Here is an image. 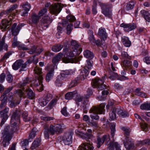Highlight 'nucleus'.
I'll return each mask as SVG.
<instances>
[{"instance_id":"1","label":"nucleus","mask_w":150,"mask_h":150,"mask_svg":"<svg viewBox=\"0 0 150 150\" xmlns=\"http://www.w3.org/2000/svg\"><path fill=\"white\" fill-rule=\"evenodd\" d=\"M20 115L19 112L15 110L13 113L11 120V126H7L2 132L3 138V144L4 147L8 145L9 142L13 137L14 133L17 131L18 127L16 122L19 121Z\"/></svg>"},{"instance_id":"2","label":"nucleus","mask_w":150,"mask_h":150,"mask_svg":"<svg viewBox=\"0 0 150 150\" xmlns=\"http://www.w3.org/2000/svg\"><path fill=\"white\" fill-rule=\"evenodd\" d=\"M71 49L65 48L63 50V54H64V62L67 63H74L75 61L76 56L79 54L82 50L78 42L76 40H72L71 41Z\"/></svg>"},{"instance_id":"3","label":"nucleus","mask_w":150,"mask_h":150,"mask_svg":"<svg viewBox=\"0 0 150 150\" xmlns=\"http://www.w3.org/2000/svg\"><path fill=\"white\" fill-rule=\"evenodd\" d=\"M106 105V103H103L100 104L98 107L94 106L89 111L90 113H93L90 115L91 119L96 120H98L99 116L97 114H104V108Z\"/></svg>"},{"instance_id":"4","label":"nucleus","mask_w":150,"mask_h":150,"mask_svg":"<svg viewBox=\"0 0 150 150\" xmlns=\"http://www.w3.org/2000/svg\"><path fill=\"white\" fill-rule=\"evenodd\" d=\"M104 78L103 79L96 78L93 80V84L92 85L93 87L96 88L98 90H102L105 89L102 92V95L104 96L108 95L109 93L108 89L107 86L104 84Z\"/></svg>"},{"instance_id":"5","label":"nucleus","mask_w":150,"mask_h":150,"mask_svg":"<svg viewBox=\"0 0 150 150\" xmlns=\"http://www.w3.org/2000/svg\"><path fill=\"white\" fill-rule=\"evenodd\" d=\"M15 95L21 98L22 97L25 98L26 96L28 98L32 99L35 97L34 93L33 91L28 88L26 89L25 91H23L21 89H18L15 91Z\"/></svg>"},{"instance_id":"6","label":"nucleus","mask_w":150,"mask_h":150,"mask_svg":"<svg viewBox=\"0 0 150 150\" xmlns=\"http://www.w3.org/2000/svg\"><path fill=\"white\" fill-rule=\"evenodd\" d=\"M99 3L102 9V13L105 16L111 18L112 16V11L109 8L111 7V5L100 2Z\"/></svg>"},{"instance_id":"7","label":"nucleus","mask_w":150,"mask_h":150,"mask_svg":"<svg viewBox=\"0 0 150 150\" xmlns=\"http://www.w3.org/2000/svg\"><path fill=\"white\" fill-rule=\"evenodd\" d=\"M43 77L42 76H35V79L33 80V85L37 87V90L39 91L43 90V86L42 84Z\"/></svg>"},{"instance_id":"8","label":"nucleus","mask_w":150,"mask_h":150,"mask_svg":"<svg viewBox=\"0 0 150 150\" xmlns=\"http://www.w3.org/2000/svg\"><path fill=\"white\" fill-rule=\"evenodd\" d=\"M66 129L65 126L63 123L58 124L54 126L52 125H50V131L52 135L55 132L62 133L63 131Z\"/></svg>"},{"instance_id":"9","label":"nucleus","mask_w":150,"mask_h":150,"mask_svg":"<svg viewBox=\"0 0 150 150\" xmlns=\"http://www.w3.org/2000/svg\"><path fill=\"white\" fill-rule=\"evenodd\" d=\"M87 132L89 133H86L84 134L79 132L78 130H76L75 131V133L77 135L80 136L82 138L86 139V141L88 142L89 141H88V140L89 139L92 138L93 137V136L91 134L92 130L91 129H88Z\"/></svg>"},{"instance_id":"10","label":"nucleus","mask_w":150,"mask_h":150,"mask_svg":"<svg viewBox=\"0 0 150 150\" xmlns=\"http://www.w3.org/2000/svg\"><path fill=\"white\" fill-rule=\"evenodd\" d=\"M73 135V133L71 132L64 134L62 137V141L65 145H69L72 143Z\"/></svg>"},{"instance_id":"11","label":"nucleus","mask_w":150,"mask_h":150,"mask_svg":"<svg viewBox=\"0 0 150 150\" xmlns=\"http://www.w3.org/2000/svg\"><path fill=\"white\" fill-rule=\"evenodd\" d=\"M110 140V138L108 134L105 135L101 138L98 137L97 141V147L99 148L106 141V144H108Z\"/></svg>"},{"instance_id":"12","label":"nucleus","mask_w":150,"mask_h":150,"mask_svg":"<svg viewBox=\"0 0 150 150\" xmlns=\"http://www.w3.org/2000/svg\"><path fill=\"white\" fill-rule=\"evenodd\" d=\"M62 6L60 4L58 3L51 5L50 7V12L53 14L57 15L62 10Z\"/></svg>"},{"instance_id":"13","label":"nucleus","mask_w":150,"mask_h":150,"mask_svg":"<svg viewBox=\"0 0 150 150\" xmlns=\"http://www.w3.org/2000/svg\"><path fill=\"white\" fill-rule=\"evenodd\" d=\"M24 25L23 23L19 24L17 26L16 23H14L12 25L11 29L12 34L14 36H17L19 33L21 29Z\"/></svg>"},{"instance_id":"14","label":"nucleus","mask_w":150,"mask_h":150,"mask_svg":"<svg viewBox=\"0 0 150 150\" xmlns=\"http://www.w3.org/2000/svg\"><path fill=\"white\" fill-rule=\"evenodd\" d=\"M17 8V5L15 4L11 6L6 11V13H7V15L10 20H13L14 18L15 14L14 13L13 11Z\"/></svg>"},{"instance_id":"15","label":"nucleus","mask_w":150,"mask_h":150,"mask_svg":"<svg viewBox=\"0 0 150 150\" xmlns=\"http://www.w3.org/2000/svg\"><path fill=\"white\" fill-rule=\"evenodd\" d=\"M9 111L8 108L6 107L3 110L0 111V118H2V120L0 124V126L2 127L7 119L8 116L7 113Z\"/></svg>"},{"instance_id":"16","label":"nucleus","mask_w":150,"mask_h":150,"mask_svg":"<svg viewBox=\"0 0 150 150\" xmlns=\"http://www.w3.org/2000/svg\"><path fill=\"white\" fill-rule=\"evenodd\" d=\"M52 19L48 15H45L43 16L41 20V25L46 29L48 27L49 24L51 23Z\"/></svg>"},{"instance_id":"17","label":"nucleus","mask_w":150,"mask_h":150,"mask_svg":"<svg viewBox=\"0 0 150 150\" xmlns=\"http://www.w3.org/2000/svg\"><path fill=\"white\" fill-rule=\"evenodd\" d=\"M12 21L10 20V19L9 21L6 19L2 20L0 24V29L2 30V31L7 30L9 28V25L12 24Z\"/></svg>"},{"instance_id":"18","label":"nucleus","mask_w":150,"mask_h":150,"mask_svg":"<svg viewBox=\"0 0 150 150\" xmlns=\"http://www.w3.org/2000/svg\"><path fill=\"white\" fill-rule=\"evenodd\" d=\"M120 26L124 28L125 30L127 32L131 31L137 27L136 25L133 23L129 24L122 23L120 24Z\"/></svg>"},{"instance_id":"19","label":"nucleus","mask_w":150,"mask_h":150,"mask_svg":"<svg viewBox=\"0 0 150 150\" xmlns=\"http://www.w3.org/2000/svg\"><path fill=\"white\" fill-rule=\"evenodd\" d=\"M94 147L89 143H84L79 146L77 150H93Z\"/></svg>"},{"instance_id":"20","label":"nucleus","mask_w":150,"mask_h":150,"mask_svg":"<svg viewBox=\"0 0 150 150\" xmlns=\"http://www.w3.org/2000/svg\"><path fill=\"white\" fill-rule=\"evenodd\" d=\"M123 144L125 148L128 150H129L134 146L132 139L129 137H126V140L124 141Z\"/></svg>"},{"instance_id":"21","label":"nucleus","mask_w":150,"mask_h":150,"mask_svg":"<svg viewBox=\"0 0 150 150\" xmlns=\"http://www.w3.org/2000/svg\"><path fill=\"white\" fill-rule=\"evenodd\" d=\"M98 35L103 40H105L108 37V35L104 28L101 27L99 28Z\"/></svg>"},{"instance_id":"22","label":"nucleus","mask_w":150,"mask_h":150,"mask_svg":"<svg viewBox=\"0 0 150 150\" xmlns=\"http://www.w3.org/2000/svg\"><path fill=\"white\" fill-rule=\"evenodd\" d=\"M121 65L125 70L130 69L132 66V62L127 60H124L122 61Z\"/></svg>"},{"instance_id":"23","label":"nucleus","mask_w":150,"mask_h":150,"mask_svg":"<svg viewBox=\"0 0 150 150\" xmlns=\"http://www.w3.org/2000/svg\"><path fill=\"white\" fill-rule=\"evenodd\" d=\"M117 112L120 117H126L129 116L128 112L125 110L120 108H116Z\"/></svg>"},{"instance_id":"24","label":"nucleus","mask_w":150,"mask_h":150,"mask_svg":"<svg viewBox=\"0 0 150 150\" xmlns=\"http://www.w3.org/2000/svg\"><path fill=\"white\" fill-rule=\"evenodd\" d=\"M24 61L21 59L17 60L12 65L13 69L15 70H18L21 67Z\"/></svg>"},{"instance_id":"25","label":"nucleus","mask_w":150,"mask_h":150,"mask_svg":"<svg viewBox=\"0 0 150 150\" xmlns=\"http://www.w3.org/2000/svg\"><path fill=\"white\" fill-rule=\"evenodd\" d=\"M5 37H3L2 39L0 41V52L2 51L3 49L6 51L8 50V46L5 43Z\"/></svg>"},{"instance_id":"26","label":"nucleus","mask_w":150,"mask_h":150,"mask_svg":"<svg viewBox=\"0 0 150 150\" xmlns=\"http://www.w3.org/2000/svg\"><path fill=\"white\" fill-rule=\"evenodd\" d=\"M45 130L44 132V134L45 138L46 139H48L49 138L50 134L53 135L50 131V126L49 128L48 127L47 125H46L44 127Z\"/></svg>"},{"instance_id":"27","label":"nucleus","mask_w":150,"mask_h":150,"mask_svg":"<svg viewBox=\"0 0 150 150\" xmlns=\"http://www.w3.org/2000/svg\"><path fill=\"white\" fill-rule=\"evenodd\" d=\"M63 55H64V54H63V52H62V53H58L57 56L54 57L52 60V62L53 64H56L58 62L60 61ZM64 58L63 59V60ZM63 61L64 62L67 63V62H64V60H63Z\"/></svg>"},{"instance_id":"28","label":"nucleus","mask_w":150,"mask_h":150,"mask_svg":"<svg viewBox=\"0 0 150 150\" xmlns=\"http://www.w3.org/2000/svg\"><path fill=\"white\" fill-rule=\"evenodd\" d=\"M121 41L123 45L125 47H129L131 44V41L129 40L128 38L123 37L122 38Z\"/></svg>"},{"instance_id":"29","label":"nucleus","mask_w":150,"mask_h":150,"mask_svg":"<svg viewBox=\"0 0 150 150\" xmlns=\"http://www.w3.org/2000/svg\"><path fill=\"white\" fill-rule=\"evenodd\" d=\"M140 12L142 16L144 17L145 20L149 22H150V13L144 10H141Z\"/></svg>"},{"instance_id":"30","label":"nucleus","mask_w":150,"mask_h":150,"mask_svg":"<svg viewBox=\"0 0 150 150\" xmlns=\"http://www.w3.org/2000/svg\"><path fill=\"white\" fill-rule=\"evenodd\" d=\"M40 142L41 139L40 138L36 139L30 147L31 149L33 150L38 147L40 145Z\"/></svg>"},{"instance_id":"31","label":"nucleus","mask_w":150,"mask_h":150,"mask_svg":"<svg viewBox=\"0 0 150 150\" xmlns=\"http://www.w3.org/2000/svg\"><path fill=\"white\" fill-rule=\"evenodd\" d=\"M73 74V71L71 69L62 71L60 73L61 76L62 77H66L67 76L71 75Z\"/></svg>"},{"instance_id":"32","label":"nucleus","mask_w":150,"mask_h":150,"mask_svg":"<svg viewBox=\"0 0 150 150\" xmlns=\"http://www.w3.org/2000/svg\"><path fill=\"white\" fill-rule=\"evenodd\" d=\"M135 94L138 96L145 98L147 96L146 93L141 91V88H138L135 89Z\"/></svg>"},{"instance_id":"33","label":"nucleus","mask_w":150,"mask_h":150,"mask_svg":"<svg viewBox=\"0 0 150 150\" xmlns=\"http://www.w3.org/2000/svg\"><path fill=\"white\" fill-rule=\"evenodd\" d=\"M89 72L87 69L84 68L81 72L80 74V79L84 80L88 75Z\"/></svg>"},{"instance_id":"34","label":"nucleus","mask_w":150,"mask_h":150,"mask_svg":"<svg viewBox=\"0 0 150 150\" xmlns=\"http://www.w3.org/2000/svg\"><path fill=\"white\" fill-rule=\"evenodd\" d=\"M40 17L38 14L37 15L36 14L33 13L31 16L32 22L34 24H36L39 21Z\"/></svg>"},{"instance_id":"35","label":"nucleus","mask_w":150,"mask_h":150,"mask_svg":"<svg viewBox=\"0 0 150 150\" xmlns=\"http://www.w3.org/2000/svg\"><path fill=\"white\" fill-rule=\"evenodd\" d=\"M63 46L59 44L53 46L52 48V50L54 52H57L59 51L62 48Z\"/></svg>"},{"instance_id":"36","label":"nucleus","mask_w":150,"mask_h":150,"mask_svg":"<svg viewBox=\"0 0 150 150\" xmlns=\"http://www.w3.org/2000/svg\"><path fill=\"white\" fill-rule=\"evenodd\" d=\"M12 87H10L6 89L1 96L0 99L2 100H6L7 98V96L6 95V94L9 93L12 90Z\"/></svg>"},{"instance_id":"37","label":"nucleus","mask_w":150,"mask_h":150,"mask_svg":"<svg viewBox=\"0 0 150 150\" xmlns=\"http://www.w3.org/2000/svg\"><path fill=\"white\" fill-rule=\"evenodd\" d=\"M83 54L85 57L90 58V59H92L93 57V53L88 50H86L84 52Z\"/></svg>"},{"instance_id":"38","label":"nucleus","mask_w":150,"mask_h":150,"mask_svg":"<svg viewBox=\"0 0 150 150\" xmlns=\"http://www.w3.org/2000/svg\"><path fill=\"white\" fill-rule=\"evenodd\" d=\"M136 3L135 1H131L129 2L127 4L126 7V9L127 10L129 11L132 9Z\"/></svg>"},{"instance_id":"39","label":"nucleus","mask_w":150,"mask_h":150,"mask_svg":"<svg viewBox=\"0 0 150 150\" xmlns=\"http://www.w3.org/2000/svg\"><path fill=\"white\" fill-rule=\"evenodd\" d=\"M63 79L61 76H58L56 80L55 83L57 86L61 87L63 83Z\"/></svg>"},{"instance_id":"40","label":"nucleus","mask_w":150,"mask_h":150,"mask_svg":"<svg viewBox=\"0 0 150 150\" xmlns=\"http://www.w3.org/2000/svg\"><path fill=\"white\" fill-rule=\"evenodd\" d=\"M117 112L116 108L113 109L112 111L109 113L110 118L111 120H114L116 118V112Z\"/></svg>"},{"instance_id":"41","label":"nucleus","mask_w":150,"mask_h":150,"mask_svg":"<svg viewBox=\"0 0 150 150\" xmlns=\"http://www.w3.org/2000/svg\"><path fill=\"white\" fill-rule=\"evenodd\" d=\"M88 34L89 36L88 39L89 41L91 43H94L95 38L93 31L90 30H88Z\"/></svg>"},{"instance_id":"42","label":"nucleus","mask_w":150,"mask_h":150,"mask_svg":"<svg viewBox=\"0 0 150 150\" xmlns=\"http://www.w3.org/2000/svg\"><path fill=\"white\" fill-rule=\"evenodd\" d=\"M30 80H29V79L28 78H25L20 83L18 84V86H20V87H23L27 84L29 83L30 82Z\"/></svg>"},{"instance_id":"43","label":"nucleus","mask_w":150,"mask_h":150,"mask_svg":"<svg viewBox=\"0 0 150 150\" xmlns=\"http://www.w3.org/2000/svg\"><path fill=\"white\" fill-rule=\"evenodd\" d=\"M57 101V98H54L53 99H52L49 103L48 105V108L50 109H51L56 105Z\"/></svg>"},{"instance_id":"44","label":"nucleus","mask_w":150,"mask_h":150,"mask_svg":"<svg viewBox=\"0 0 150 150\" xmlns=\"http://www.w3.org/2000/svg\"><path fill=\"white\" fill-rule=\"evenodd\" d=\"M76 94L75 92H69L67 93L65 96V98L67 100H71L74 97V95Z\"/></svg>"},{"instance_id":"45","label":"nucleus","mask_w":150,"mask_h":150,"mask_svg":"<svg viewBox=\"0 0 150 150\" xmlns=\"http://www.w3.org/2000/svg\"><path fill=\"white\" fill-rule=\"evenodd\" d=\"M140 108L143 110H150V103H144L140 106Z\"/></svg>"},{"instance_id":"46","label":"nucleus","mask_w":150,"mask_h":150,"mask_svg":"<svg viewBox=\"0 0 150 150\" xmlns=\"http://www.w3.org/2000/svg\"><path fill=\"white\" fill-rule=\"evenodd\" d=\"M48 102L44 97L40 98L39 100V104L42 107L45 106Z\"/></svg>"},{"instance_id":"47","label":"nucleus","mask_w":150,"mask_h":150,"mask_svg":"<svg viewBox=\"0 0 150 150\" xmlns=\"http://www.w3.org/2000/svg\"><path fill=\"white\" fill-rule=\"evenodd\" d=\"M83 97L80 95H77L76 96L75 98V100L76 101V103L78 106L79 105V103L81 102L83 100Z\"/></svg>"},{"instance_id":"48","label":"nucleus","mask_w":150,"mask_h":150,"mask_svg":"<svg viewBox=\"0 0 150 150\" xmlns=\"http://www.w3.org/2000/svg\"><path fill=\"white\" fill-rule=\"evenodd\" d=\"M53 71L54 70L52 69L47 74L46 76V80L47 81H49L53 77Z\"/></svg>"},{"instance_id":"49","label":"nucleus","mask_w":150,"mask_h":150,"mask_svg":"<svg viewBox=\"0 0 150 150\" xmlns=\"http://www.w3.org/2000/svg\"><path fill=\"white\" fill-rule=\"evenodd\" d=\"M34 71L35 72V76H42L41 75L42 72V69L38 67H36L34 70Z\"/></svg>"},{"instance_id":"50","label":"nucleus","mask_w":150,"mask_h":150,"mask_svg":"<svg viewBox=\"0 0 150 150\" xmlns=\"http://www.w3.org/2000/svg\"><path fill=\"white\" fill-rule=\"evenodd\" d=\"M139 144H141L142 145H150V140L147 139L142 141H139L138 142Z\"/></svg>"},{"instance_id":"51","label":"nucleus","mask_w":150,"mask_h":150,"mask_svg":"<svg viewBox=\"0 0 150 150\" xmlns=\"http://www.w3.org/2000/svg\"><path fill=\"white\" fill-rule=\"evenodd\" d=\"M89 125L95 129L97 128L98 127V122L93 120L89 122Z\"/></svg>"},{"instance_id":"52","label":"nucleus","mask_w":150,"mask_h":150,"mask_svg":"<svg viewBox=\"0 0 150 150\" xmlns=\"http://www.w3.org/2000/svg\"><path fill=\"white\" fill-rule=\"evenodd\" d=\"M22 117L24 121L28 122L30 120V119L28 116V112L27 111L24 112L22 114Z\"/></svg>"},{"instance_id":"53","label":"nucleus","mask_w":150,"mask_h":150,"mask_svg":"<svg viewBox=\"0 0 150 150\" xmlns=\"http://www.w3.org/2000/svg\"><path fill=\"white\" fill-rule=\"evenodd\" d=\"M115 124L114 123L111 124V134L112 137H113L115 135Z\"/></svg>"},{"instance_id":"54","label":"nucleus","mask_w":150,"mask_h":150,"mask_svg":"<svg viewBox=\"0 0 150 150\" xmlns=\"http://www.w3.org/2000/svg\"><path fill=\"white\" fill-rule=\"evenodd\" d=\"M36 132L35 131V128H33L31 131L30 133L29 134V139H33L34 138L36 135Z\"/></svg>"},{"instance_id":"55","label":"nucleus","mask_w":150,"mask_h":150,"mask_svg":"<svg viewBox=\"0 0 150 150\" xmlns=\"http://www.w3.org/2000/svg\"><path fill=\"white\" fill-rule=\"evenodd\" d=\"M22 7L24 11H28L30 8L31 6L30 4L27 2L23 5Z\"/></svg>"},{"instance_id":"56","label":"nucleus","mask_w":150,"mask_h":150,"mask_svg":"<svg viewBox=\"0 0 150 150\" xmlns=\"http://www.w3.org/2000/svg\"><path fill=\"white\" fill-rule=\"evenodd\" d=\"M108 146L107 150H114V142H111L110 140L108 144H107Z\"/></svg>"},{"instance_id":"57","label":"nucleus","mask_w":150,"mask_h":150,"mask_svg":"<svg viewBox=\"0 0 150 150\" xmlns=\"http://www.w3.org/2000/svg\"><path fill=\"white\" fill-rule=\"evenodd\" d=\"M121 57L123 58L127 59H131V57L128 55L127 53L124 51H122L121 52Z\"/></svg>"},{"instance_id":"58","label":"nucleus","mask_w":150,"mask_h":150,"mask_svg":"<svg viewBox=\"0 0 150 150\" xmlns=\"http://www.w3.org/2000/svg\"><path fill=\"white\" fill-rule=\"evenodd\" d=\"M47 12V9L46 8H44L40 10L38 13V14L40 17L45 15Z\"/></svg>"},{"instance_id":"59","label":"nucleus","mask_w":150,"mask_h":150,"mask_svg":"<svg viewBox=\"0 0 150 150\" xmlns=\"http://www.w3.org/2000/svg\"><path fill=\"white\" fill-rule=\"evenodd\" d=\"M30 62V60H28V61L25 62L24 63H23V64L21 66V68L20 69L19 71H25V69L26 68L27 64L29 63Z\"/></svg>"},{"instance_id":"60","label":"nucleus","mask_w":150,"mask_h":150,"mask_svg":"<svg viewBox=\"0 0 150 150\" xmlns=\"http://www.w3.org/2000/svg\"><path fill=\"white\" fill-rule=\"evenodd\" d=\"M140 126L141 128L144 131H147L148 130V127L147 125L144 123L142 122L140 123Z\"/></svg>"},{"instance_id":"61","label":"nucleus","mask_w":150,"mask_h":150,"mask_svg":"<svg viewBox=\"0 0 150 150\" xmlns=\"http://www.w3.org/2000/svg\"><path fill=\"white\" fill-rule=\"evenodd\" d=\"M40 118L41 120H43L45 121H49L53 120L54 119L53 117L49 116H41L40 117Z\"/></svg>"},{"instance_id":"62","label":"nucleus","mask_w":150,"mask_h":150,"mask_svg":"<svg viewBox=\"0 0 150 150\" xmlns=\"http://www.w3.org/2000/svg\"><path fill=\"white\" fill-rule=\"evenodd\" d=\"M122 130L124 131L126 135V137H129V136L131 132V129L129 128H128L124 127L122 128Z\"/></svg>"},{"instance_id":"63","label":"nucleus","mask_w":150,"mask_h":150,"mask_svg":"<svg viewBox=\"0 0 150 150\" xmlns=\"http://www.w3.org/2000/svg\"><path fill=\"white\" fill-rule=\"evenodd\" d=\"M38 47H37L33 45L31 48L30 50L28 51V53L30 54H34L36 50L37 49Z\"/></svg>"},{"instance_id":"64","label":"nucleus","mask_w":150,"mask_h":150,"mask_svg":"<svg viewBox=\"0 0 150 150\" xmlns=\"http://www.w3.org/2000/svg\"><path fill=\"white\" fill-rule=\"evenodd\" d=\"M18 48L19 50H28L27 46L24 44H20L18 46Z\"/></svg>"}]
</instances>
